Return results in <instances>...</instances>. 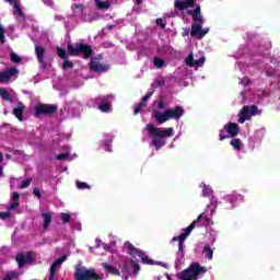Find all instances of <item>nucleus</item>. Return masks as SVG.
I'll use <instances>...</instances> for the list:
<instances>
[{"instance_id": "1", "label": "nucleus", "mask_w": 280, "mask_h": 280, "mask_svg": "<svg viewBox=\"0 0 280 280\" xmlns=\"http://www.w3.org/2000/svg\"><path fill=\"white\" fill-rule=\"evenodd\" d=\"M80 54L83 56L84 60H89V58L93 56V47L84 43H69L68 52L65 48H57V56H59L61 60H67L69 56H79Z\"/></svg>"}, {"instance_id": "2", "label": "nucleus", "mask_w": 280, "mask_h": 280, "mask_svg": "<svg viewBox=\"0 0 280 280\" xmlns=\"http://www.w3.org/2000/svg\"><path fill=\"white\" fill-rule=\"evenodd\" d=\"M150 139H152V145L155 150H161L167 143L165 137H172L174 135V128L159 129L154 125H147Z\"/></svg>"}, {"instance_id": "3", "label": "nucleus", "mask_w": 280, "mask_h": 280, "mask_svg": "<svg viewBox=\"0 0 280 280\" xmlns=\"http://www.w3.org/2000/svg\"><path fill=\"white\" fill-rule=\"evenodd\" d=\"M187 14L192 18L194 23L191 24L190 36L196 38L198 36L199 40L205 38L209 34V28L202 30V24L205 19H202V13L200 12V5H197L194 10H188Z\"/></svg>"}, {"instance_id": "4", "label": "nucleus", "mask_w": 280, "mask_h": 280, "mask_svg": "<svg viewBox=\"0 0 280 280\" xmlns=\"http://www.w3.org/2000/svg\"><path fill=\"white\" fill-rule=\"evenodd\" d=\"M200 220H209V218L205 217V213L199 214L198 218L192 221V223L187 229H185L179 236H174L172 238V242H178V257H185V249L183 248V244L185 243V240L191 235V231L196 229V224H198Z\"/></svg>"}, {"instance_id": "5", "label": "nucleus", "mask_w": 280, "mask_h": 280, "mask_svg": "<svg viewBox=\"0 0 280 280\" xmlns=\"http://www.w3.org/2000/svg\"><path fill=\"white\" fill-rule=\"evenodd\" d=\"M104 275L97 273L95 268H86L78 265L74 270V280H103Z\"/></svg>"}, {"instance_id": "6", "label": "nucleus", "mask_w": 280, "mask_h": 280, "mask_svg": "<svg viewBox=\"0 0 280 280\" xmlns=\"http://www.w3.org/2000/svg\"><path fill=\"white\" fill-rule=\"evenodd\" d=\"M185 110L183 107L168 108L164 113L155 112V119L160 124H165V121H170V119H180Z\"/></svg>"}, {"instance_id": "7", "label": "nucleus", "mask_w": 280, "mask_h": 280, "mask_svg": "<svg viewBox=\"0 0 280 280\" xmlns=\"http://www.w3.org/2000/svg\"><path fill=\"white\" fill-rule=\"evenodd\" d=\"M125 248L131 257H140L141 264H144L145 266H154L156 265V261L150 258L148 255H145V252L141 250L140 248L135 247L132 243L126 242Z\"/></svg>"}, {"instance_id": "8", "label": "nucleus", "mask_w": 280, "mask_h": 280, "mask_svg": "<svg viewBox=\"0 0 280 280\" xmlns=\"http://www.w3.org/2000/svg\"><path fill=\"white\" fill-rule=\"evenodd\" d=\"M205 272H207V268L200 266L198 262H194L178 275V279L194 280L196 277H199V275H205Z\"/></svg>"}, {"instance_id": "9", "label": "nucleus", "mask_w": 280, "mask_h": 280, "mask_svg": "<svg viewBox=\"0 0 280 280\" xmlns=\"http://www.w3.org/2000/svg\"><path fill=\"white\" fill-rule=\"evenodd\" d=\"M240 135V125L235 122H228L224 125V129L219 130V141H224V139L235 138Z\"/></svg>"}, {"instance_id": "10", "label": "nucleus", "mask_w": 280, "mask_h": 280, "mask_svg": "<svg viewBox=\"0 0 280 280\" xmlns=\"http://www.w3.org/2000/svg\"><path fill=\"white\" fill-rule=\"evenodd\" d=\"M258 114L259 109L257 106L243 107L238 114V124H245V121L250 120V117H255Z\"/></svg>"}, {"instance_id": "11", "label": "nucleus", "mask_w": 280, "mask_h": 280, "mask_svg": "<svg viewBox=\"0 0 280 280\" xmlns=\"http://www.w3.org/2000/svg\"><path fill=\"white\" fill-rule=\"evenodd\" d=\"M15 261L20 269L25 268L26 264H32V261H34V253L28 252V253H26V256L23 253H19L15 256Z\"/></svg>"}, {"instance_id": "12", "label": "nucleus", "mask_w": 280, "mask_h": 280, "mask_svg": "<svg viewBox=\"0 0 280 280\" xmlns=\"http://www.w3.org/2000/svg\"><path fill=\"white\" fill-rule=\"evenodd\" d=\"M90 69L94 73H106L110 71V65L108 63H102L95 59L90 60Z\"/></svg>"}, {"instance_id": "13", "label": "nucleus", "mask_w": 280, "mask_h": 280, "mask_svg": "<svg viewBox=\"0 0 280 280\" xmlns=\"http://www.w3.org/2000/svg\"><path fill=\"white\" fill-rule=\"evenodd\" d=\"M14 75H19V69L11 67L3 72H0V82L2 84H8V82L14 78Z\"/></svg>"}, {"instance_id": "14", "label": "nucleus", "mask_w": 280, "mask_h": 280, "mask_svg": "<svg viewBox=\"0 0 280 280\" xmlns=\"http://www.w3.org/2000/svg\"><path fill=\"white\" fill-rule=\"evenodd\" d=\"M57 110V106H36L35 117H40V115H54Z\"/></svg>"}, {"instance_id": "15", "label": "nucleus", "mask_w": 280, "mask_h": 280, "mask_svg": "<svg viewBox=\"0 0 280 280\" xmlns=\"http://www.w3.org/2000/svg\"><path fill=\"white\" fill-rule=\"evenodd\" d=\"M195 7H196V0H185V1L177 0L174 2L175 10H178L179 12H185L187 8H195Z\"/></svg>"}, {"instance_id": "16", "label": "nucleus", "mask_w": 280, "mask_h": 280, "mask_svg": "<svg viewBox=\"0 0 280 280\" xmlns=\"http://www.w3.org/2000/svg\"><path fill=\"white\" fill-rule=\"evenodd\" d=\"M35 54H36L37 62H39V65H43V67H45V47L36 45Z\"/></svg>"}, {"instance_id": "17", "label": "nucleus", "mask_w": 280, "mask_h": 280, "mask_svg": "<svg viewBox=\"0 0 280 280\" xmlns=\"http://www.w3.org/2000/svg\"><path fill=\"white\" fill-rule=\"evenodd\" d=\"M102 266H103L104 270H106V272H108L109 275H113L114 277H119L121 275L119 269H117L116 267H113L108 262H103Z\"/></svg>"}, {"instance_id": "18", "label": "nucleus", "mask_w": 280, "mask_h": 280, "mask_svg": "<svg viewBox=\"0 0 280 280\" xmlns=\"http://www.w3.org/2000/svg\"><path fill=\"white\" fill-rule=\"evenodd\" d=\"M65 261H67V256H62L58 258L56 261H54L50 266V272L56 273V270H58V266H62Z\"/></svg>"}, {"instance_id": "19", "label": "nucleus", "mask_w": 280, "mask_h": 280, "mask_svg": "<svg viewBox=\"0 0 280 280\" xmlns=\"http://www.w3.org/2000/svg\"><path fill=\"white\" fill-rule=\"evenodd\" d=\"M42 218L44 220V231H47V229H49V225L51 224V213L49 212H45V213H42Z\"/></svg>"}, {"instance_id": "20", "label": "nucleus", "mask_w": 280, "mask_h": 280, "mask_svg": "<svg viewBox=\"0 0 280 280\" xmlns=\"http://www.w3.org/2000/svg\"><path fill=\"white\" fill-rule=\"evenodd\" d=\"M4 1H7L11 5H13V8L19 16H23V9H21V4L16 0H4Z\"/></svg>"}, {"instance_id": "21", "label": "nucleus", "mask_w": 280, "mask_h": 280, "mask_svg": "<svg viewBox=\"0 0 280 280\" xmlns=\"http://www.w3.org/2000/svg\"><path fill=\"white\" fill-rule=\"evenodd\" d=\"M25 112L24 106H18L13 109V115L19 119V121H23V113Z\"/></svg>"}, {"instance_id": "22", "label": "nucleus", "mask_w": 280, "mask_h": 280, "mask_svg": "<svg viewBox=\"0 0 280 280\" xmlns=\"http://www.w3.org/2000/svg\"><path fill=\"white\" fill-rule=\"evenodd\" d=\"M0 97L3 102H12V95H10V92L5 88L0 89Z\"/></svg>"}, {"instance_id": "23", "label": "nucleus", "mask_w": 280, "mask_h": 280, "mask_svg": "<svg viewBox=\"0 0 280 280\" xmlns=\"http://www.w3.org/2000/svg\"><path fill=\"white\" fill-rule=\"evenodd\" d=\"M203 255H205L206 259H208L209 261H211V259H213V248H211V245H206L203 247Z\"/></svg>"}, {"instance_id": "24", "label": "nucleus", "mask_w": 280, "mask_h": 280, "mask_svg": "<svg viewBox=\"0 0 280 280\" xmlns=\"http://www.w3.org/2000/svg\"><path fill=\"white\" fill-rule=\"evenodd\" d=\"M95 5L98 10H108L110 8V3L108 1L95 0Z\"/></svg>"}, {"instance_id": "25", "label": "nucleus", "mask_w": 280, "mask_h": 280, "mask_svg": "<svg viewBox=\"0 0 280 280\" xmlns=\"http://www.w3.org/2000/svg\"><path fill=\"white\" fill-rule=\"evenodd\" d=\"M230 145H232L234 150L240 151L242 150V140L240 138H232Z\"/></svg>"}, {"instance_id": "26", "label": "nucleus", "mask_w": 280, "mask_h": 280, "mask_svg": "<svg viewBox=\"0 0 280 280\" xmlns=\"http://www.w3.org/2000/svg\"><path fill=\"white\" fill-rule=\"evenodd\" d=\"M14 279H19L18 271H8L5 277L2 280H14Z\"/></svg>"}, {"instance_id": "27", "label": "nucleus", "mask_w": 280, "mask_h": 280, "mask_svg": "<svg viewBox=\"0 0 280 280\" xmlns=\"http://www.w3.org/2000/svg\"><path fill=\"white\" fill-rule=\"evenodd\" d=\"M131 267L133 268V277H137L141 270V266L136 260H131Z\"/></svg>"}, {"instance_id": "28", "label": "nucleus", "mask_w": 280, "mask_h": 280, "mask_svg": "<svg viewBox=\"0 0 280 280\" xmlns=\"http://www.w3.org/2000/svg\"><path fill=\"white\" fill-rule=\"evenodd\" d=\"M11 61H12L14 65H21L22 59H21V57H20L16 52L12 51V52H11Z\"/></svg>"}, {"instance_id": "29", "label": "nucleus", "mask_w": 280, "mask_h": 280, "mask_svg": "<svg viewBox=\"0 0 280 280\" xmlns=\"http://www.w3.org/2000/svg\"><path fill=\"white\" fill-rule=\"evenodd\" d=\"M60 218H61L63 224H69V222H71V214H69L67 212H61Z\"/></svg>"}, {"instance_id": "30", "label": "nucleus", "mask_w": 280, "mask_h": 280, "mask_svg": "<svg viewBox=\"0 0 280 280\" xmlns=\"http://www.w3.org/2000/svg\"><path fill=\"white\" fill-rule=\"evenodd\" d=\"M62 69L63 70L73 69V61L69 60V58L63 59Z\"/></svg>"}, {"instance_id": "31", "label": "nucleus", "mask_w": 280, "mask_h": 280, "mask_svg": "<svg viewBox=\"0 0 280 280\" xmlns=\"http://www.w3.org/2000/svg\"><path fill=\"white\" fill-rule=\"evenodd\" d=\"M186 65L188 67H196V60H194L192 54H189L188 57L186 58Z\"/></svg>"}, {"instance_id": "32", "label": "nucleus", "mask_w": 280, "mask_h": 280, "mask_svg": "<svg viewBox=\"0 0 280 280\" xmlns=\"http://www.w3.org/2000/svg\"><path fill=\"white\" fill-rule=\"evenodd\" d=\"M152 93H153V92H148V93L142 97V102L138 103L137 106H145V102H148V100H150V97H152Z\"/></svg>"}, {"instance_id": "33", "label": "nucleus", "mask_w": 280, "mask_h": 280, "mask_svg": "<svg viewBox=\"0 0 280 280\" xmlns=\"http://www.w3.org/2000/svg\"><path fill=\"white\" fill-rule=\"evenodd\" d=\"M153 63L155 67H158V69H161V67H163L165 65V60L156 57V58H154Z\"/></svg>"}, {"instance_id": "34", "label": "nucleus", "mask_w": 280, "mask_h": 280, "mask_svg": "<svg viewBox=\"0 0 280 280\" xmlns=\"http://www.w3.org/2000/svg\"><path fill=\"white\" fill-rule=\"evenodd\" d=\"M155 25L161 27V30H165V27L167 26V24L165 23V21L162 18H159L155 20Z\"/></svg>"}, {"instance_id": "35", "label": "nucleus", "mask_w": 280, "mask_h": 280, "mask_svg": "<svg viewBox=\"0 0 280 280\" xmlns=\"http://www.w3.org/2000/svg\"><path fill=\"white\" fill-rule=\"evenodd\" d=\"M77 187L78 189H91V186L84 182H77Z\"/></svg>"}, {"instance_id": "36", "label": "nucleus", "mask_w": 280, "mask_h": 280, "mask_svg": "<svg viewBox=\"0 0 280 280\" xmlns=\"http://www.w3.org/2000/svg\"><path fill=\"white\" fill-rule=\"evenodd\" d=\"M21 206L20 201H13L8 206L9 211H14V209L19 208Z\"/></svg>"}, {"instance_id": "37", "label": "nucleus", "mask_w": 280, "mask_h": 280, "mask_svg": "<svg viewBox=\"0 0 280 280\" xmlns=\"http://www.w3.org/2000/svg\"><path fill=\"white\" fill-rule=\"evenodd\" d=\"M0 43H5V28L0 24Z\"/></svg>"}, {"instance_id": "38", "label": "nucleus", "mask_w": 280, "mask_h": 280, "mask_svg": "<svg viewBox=\"0 0 280 280\" xmlns=\"http://www.w3.org/2000/svg\"><path fill=\"white\" fill-rule=\"evenodd\" d=\"M30 185H32V179H26L22 182V184L20 185V189H27Z\"/></svg>"}, {"instance_id": "39", "label": "nucleus", "mask_w": 280, "mask_h": 280, "mask_svg": "<svg viewBox=\"0 0 280 280\" xmlns=\"http://www.w3.org/2000/svg\"><path fill=\"white\" fill-rule=\"evenodd\" d=\"M98 110H101V113H110V110H113V107H110V106H98Z\"/></svg>"}, {"instance_id": "40", "label": "nucleus", "mask_w": 280, "mask_h": 280, "mask_svg": "<svg viewBox=\"0 0 280 280\" xmlns=\"http://www.w3.org/2000/svg\"><path fill=\"white\" fill-rule=\"evenodd\" d=\"M33 195L38 198V200L43 199V194H40V189L34 188L33 189Z\"/></svg>"}, {"instance_id": "41", "label": "nucleus", "mask_w": 280, "mask_h": 280, "mask_svg": "<svg viewBox=\"0 0 280 280\" xmlns=\"http://www.w3.org/2000/svg\"><path fill=\"white\" fill-rule=\"evenodd\" d=\"M11 200H13L14 202H19V200H21V195L14 191L11 196Z\"/></svg>"}, {"instance_id": "42", "label": "nucleus", "mask_w": 280, "mask_h": 280, "mask_svg": "<svg viewBox=\"0 0 280 280\" xmlns=\"http://www.w3.org/2000/svg\"><path fill=\"white\" fill-rule=\"evenodd\" d=\"M57 161H65V159H69V153H61L56 156Z\"/></svg>"}, {"instance_id": "43", "label": "nucleus", "mask_w": 280, "mask_h": 280, "mask_svg": "<svg viewBox=\"0 0 280 280\" xmlns=\"http://www.w3.org/2000/svg\"><path fill=\"white\" fill-rule=\"evenodd\" d=\"M212 192H213V190H211V188H209V187H205L203 188V196H205V198L211 196Z\"/></svg>"}, {"instance_id": "44", "label": "nucleus", "mask_w": 280, "mask_h": 280, "mask_svg": "<svg viewBox=\"0 0 280 280\" xmlns=\"http://www.w3.org/2000/svg\"><path fill=\"white\" fill-rule=\"evenodd\" d=\"M10 215H11L10 211L0 212V220H5V219L10 218Z\"/></svg>"}, {"instance_id": "45", "label": "nucleus", "mask_w": 280, "mask_h": 280, "mask_svg": "<svg viewBox=\"0 0 280 280\" xmlns=\"http://www.w3.org/2000/svg\"><path fill=\"white\" fill-rule=\"evenodd\" d=\"M205 65V58H200L199 60H195V67H202Z\"/></svg>"}, {"instance_id": "46", "label": "nucleus", "mask_w": 280, "mask_h": 280, "mask_svg": "<svg viewBox=\"0 0 280 280\" xmlns=\"http://www.w3.org/2000/svg\"><path fill=\"white\" fill-rule=\"evenodd\" d=\"M164 84H165V79H160L155 81V86H164Z\"/></svg>"}, {"instance_id": "47", "label": "nucleus", "mask_w": 280, "mask_h": 280, "mask_svg": "<svg viewBox=\"0 0 280 280\" xmlns=\"http://www.w3.org/2000/svg\"><path fill=\"white\" fill-rule=\"evenodd\" d=\"M104 58L103 54H98L96 57L91 58V60H96V62H100Z\"/></svg>"}, {"instance_id": "48", "label": "nucleus", "mask_w": 280, "mask_h": 280, "mask_svg": "<svg viewBox=\"0 0 280 280\" xmlns=\"http://www.w3.org/2000/svg\"><path fill=\"white\" fill-rule=\"evenodd\" d=\"M141 108H143V106H136L133 115H138V113H141Z\"/></svg>"}, {"instance_id": "49", "label": "nucleus", "mask_w": 280, "mask_h": 280, "mask_svg": "<svg viewBox=\"0 0 280 280\" xmlns=\"http://www.w3.org/2000/svg\"><path fill=\"white\" fill-rule=\"evenodd\" d=\"M242 84H244V86H248V84H250V80L249 79H243Z\"/></svg>"}, {"instance_id": "50", "label": "nucleus", "mask_w": 280, "mask_h": 280, "mask_svg": "<svg viewBox=\"0 0 280 280\" xmlns=\"http://www.w3.org/2000/svg\"><path fill=\"white\" fill-rule=\"evenodd\" d=\"M74 8L80 9V10H84V4H74Z\"/></svg>"}, {"instance_id": "51", "label": "nucleus", "mask_w": 280, "mask_h": 280, "mask_svg": "<svg viewBox=\"0 0 280 280\" xmlns=\"http://www.w3.org/2000/svg\"><path fill=\"white\" fill-rule=\"evenodd\" d=\"M98 106H110V103H108V101H106L104 103L98 104Z\"/></svg>"}, {"instance_id": "52", "label": "nucleus", "mask_w": 280, "mask_h": 280, "mask_svg": "<svg viewBox=\"0 0 280 280\" xmlns=\"http://www.w3.org/2000/svg\"><path fill=\"white\" fill-rule=\"evenodd\" d=\"M54 279H56V273L50 272V276H49V279H48V280H54Z\"/></svg>"}, {"instance_id": "53", "label": "nucleus", "mask_w": 280, "mask_h": 280, "mask_svg": "<svg viewBox=\"0 0 280 280\" xmlns=\"http://www.w3.org/2000/svg\"><path fill=\"white\" fill-rule=\"evenodd\" d=\"M37 106H54V104H37Z\"/></svg>"}, {"instance_id": "54", "label": "nucleus", "mask_w": 280, "mask_h": 280, "mask_svg": "<svg viewBox=\"0 0 280 280\" xmlns=\"http://www.w3.org/2000/svg\"><path fill=\"white\" fill-rule=\"evenodd\" d=\"M107 30H115V24H110L107 26Z\"/></svg>"}, {"instance_id": "55", "label": "nucleus", "mask_w": 280, "mask_h": 280, "mask_svg": "<svg viewBox=\"0 0 280 280\" xmlns=\"http://www.w3.org/2000/svg\"><path fill=\"white\" fill-rule=\"evenodd\" d=\"M2 162H3V153L0 152V163H2Z\"/></svg>"}, {"instance_id": "56", "label": "nucleus", "mask_w": 280, "mask_h": 280, "mask_svg": "<svg viewBox=\"0 0 280 280\" xmlns=\"http://www.w3.org/2000/svg\"><path fill=\"white\" fill-rule=\"evenodd\" d=\"M0 176H3V166L0 165Z\"/></svg>"}, {"instance_id": "57", "label": "nucleus", "mask_w": 280, "mask_h": 280, "mask_svg": "<svg viewBox=\"0 0 280 280\" xmlns=\"http://www.w3.org/2000/svg\"><path fill=\"white\" fill-rule=\"evenodd\" d=\"M158 106H165V104L163 103V101H160V102L158 103Z\"/></svg>"}, {"instance_id": "58", "label": "nucleus", "mask_w": 280, "mask_h": 280, "mask_svg": "<svg viewBox=\"0 0 280 280\" xmlns=\"http://www.w3.org/2000/svg\"><path fill=\"white\" fill-rule=\"evenodd\" d=\"M105 148H106L107 152H110V147H108V143L105 144Z\"/></svg>"}, {"instance_id": "59", "label": "nucleus", "mask_w": 280, "mask_h": 280, "mask_svg": "<svg viewBox=\"0 0 280 280\" xmlns=\"http://www.w3.org/2000/svg\"><path fill=\"white\" fill-rule=\"evenodd\" d=\"M138 5H141V3H143V0H136Z\"/></svg>"}, {"instance_id": "60", "label": "nucleus", "mask_w": 280, "mask_h": 280, "mask_svg": "<svg viewBox=\"0 0 280 280\" xmlns=\"http://www.w3.org/2000/svg\"><path fill=\"white\" fill-rule=\"evenodd\" d=\"M122 270H128V265H124Z\"/></svg>"}, {"instance_id": "61", "label": "nucleus", "mask_w": 280, "mask_h": 280, "mask_svg": "<svg viewBox=\"0 0 280 280\" xmlns=\"http://www.w3.org/2000/svg\"><path fill=\"white\" fill-rule=\"evenodd\" d=\"M5 159H12V155L5 154Z\"/></svg>"}, {"instance_id": "62", "label": "nucleus", "mask_w": 280, "mask_h": 280, "mask_svg": "<svg viewBox=\"0 0 280 280\" xmlns=\"http://www.w3.org/2000/svg\"><path fill=\"white\" fill-rule=\"evenodd\" d=\"M242 97H244V92H241Z\"/></svg>"}, {"instance_id": "63", "label": "nucleus", "mask_w": 280, "mask_h": 280, "mask_svg": "<svg viewBox=\"0 0 280 280\" xmlns=\"http://www.w3.org/2000/svg\"><path fill=\"white\" fill-rule=\"evenodd\" d=\"M18 106H23V105L21 103H19Z\"/></svg>"}, {"instance_id": "64", "label": "nucleus", "mask_w": 280, "mask_h": 280, "mask_svg": "<svg viewBox=\"0 0 280 280\" xmlns=\"http://www.w3.org/2000/svg\"><path fill=\"white\" fill-rule=\"evenodd\" d=\"M159 108H165L164 106H159Z\"/></svg>"}]
</instances>
